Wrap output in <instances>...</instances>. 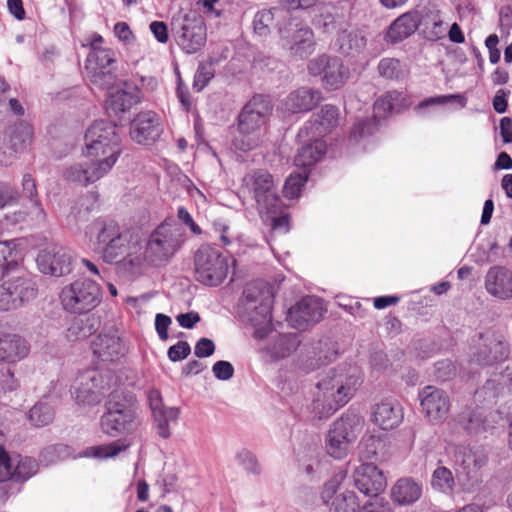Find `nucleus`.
<instances>
[{
	"label": "nucleus",
	"instance_id": "obj_41",
	"mask_svg": "<svg viewBox=\"0 0 512 512\" xmlns=\"http://www.w3.org/2000/svg\"><path fill=\"white\" fill-rule=\"evenodd\" d=\"M456 421L467 433L472 435L485 432L491 427L482 408L475 410L467 408L457 415Z\"/></svg>",
	"mask_w": 512,
	"mask_h": 512
},
{
	"label": "nucleus",
	"instance_id": "obj_29",
	"mask_svg": "<svg viewBox=\"0 0 512 512\" xmlns=\"http://www.w3.org/2000/svg\"><path fill=\"white\" fill-rule=\"evenodd\" d=\"M93 354L102 361L119 360L125 353V346L113 332L100 333L91 342Z\"/></svg>",
	"mask_w": 512,
	"mask_h": 512
},
{
	"label": "nucleus",
	"instance_id": "obj_17",
	"mask_svg": "<svg viewBox=\"0 0 512 512\" xmlns=\"http://www.w3.org/2000/svg\"><path fill=\"white\" fill-rule=\"evenodd\" d=\"M345 474L338 473L325 483L322 499L329 506V512H356L360 507L353 491L342 490Z\"/></svg>",
	"mask_w": 512,
	"mask_h": 512
},
{
	"label": "nucleus",
	"instance_id": "obj_48",
	"mask_svg": "<svg viewBox=\"0 0 512 512\" xmlns=\"http://www.w3.org/2000/svg\"><path fill=\"white\" fill-rule=\"evenodd\" d=\"M447 106V105H456L453 109H462L467 105V98L463 94H446V95H436L432 97L425 98L415 107L418 112H423L426 108L430 106Z\"/></svg>",
	"mask_w": 512,
	"mask_h": 512
},
{
	"label": "nucleus",
	"instance_id": "obj_64",
	"mask_svg": "<svg viewBox=\"0 0 512 512\" xmlns=\"http://www.w3.org/2000/svg\"><path fill=\"white\" fill-rule=\"evenodd\" d=\"M191 352L190 345L186 341H178L176 344L169 347L167 356L172 362H177L185 359Z\"/></svg>",
	"mask_w": 512,
	"mask_h": 512
},
{
	"label": "nucleus",
	"instance_id": "obj_26",
	"mask_svg": "<svg viewBox=\"0 0 512 512\" xmlns=\"http://www.w3.org/2000/svg\"><path fill=\"white\" fill-rule=\"evenodd\" d=\"M484 286L487 293L497 299H512V271L499 265L490 267L485 275Z\"/></svg>",
	"mask_w": 512,
	"mask_h": 512
},
{
	"label": "nucleus",
	"instance_id": "obj_11",
	"mask_svg": "<svg viewBox=\"0 0 512 512\" xmlns=\"http://www.w3.org/2000/svg\"><path fill=\"white\" fill-rule=\"evenodd\" d=\"M364 426L363 418L353 412L343 414L330 428L326 437L327 453L335 459L347 456L349 446L361 433Z\"/></svg>",
	"mask_w": 512,
	"mask_h": 512
},
{
	"label": "nucleus",
	"instance_id": "obj_21",
	"mask_svg": "<svg viewBox=\"0 0 512 512\" xmlns=\"http://www.w3.org/2000/svg\"><path fill=\"white\" fill-rule=\"evenodd\" d=\"M36 262L42 273L51 276L60 277L72 271V253L62 246L54 245L42 250Z\"/></svg>",
	"mask_w": 512,
	"mask_h": 512
},
{
	"label": "nucleus",
	"instance_id": "obj_22",
	"mask_svg": "<svg viewBox=\"0 0 512 512\" xmlns=\"http://www.w3.org/2000/svg\"><path fill=\"white\" fill-rule=\"evenodd\" d=\"M337 351L321 341L303 345L294 360L295 367L303 373H310L336 358Z\"/></svg>",
	"mask_w": 512,
	"mask_h": 512
},
{
	"label": "nucleus",
	"instance_id": "obj_28",
	"mask_svg": "<svg viewBox=\"0 0 512 512\" xmlns=\"http://www.w3.org/2000/svg\"><path fill=\"white\" fill-rule=\"evenodd\" d=\"M30 353V344L18 334L0 332V363L15 364Z\"/></svg>",
	"mask_w": 512,
	"mask_h": 512
},
{
	"label": "nucleus",
	"instance_id": "obj_24",
	"mask_svg": "<svg viewBox=\"0 0 512 512\" xmlns=\"http://www.w3.org/2000/svg\"><path fill=\"white\" fill-rule=\"evenodd\" d=\"M161 133L160 117L153 111L139 113L130 123V137L141 145L155 142Z\"/></svg>",
	"mask_w": 512,
	"mask_h": 512
},
{
	"label": "nucleus",
	"instance_id": "obj_25",
	"mask_svg": "<svg viewBox=\"0 0 512 512\" xmlns=\"http://www.w3.org/2000/svg\"><path fill=\"white\" fill-rule=\"evenodd\" d=\"M354 483L356 488L369 498L381 496L380 493L387 485L383 472L372 463H363L356 469Z\"/></svg>",
	"mask_w": 512,
	"mask_h": 512
},
{
	"label": "nucleus",
	"instance_id": "obj_18",
	"mask_svg": "<svg viewBox=\"0 0 512 512\" xmlns=\"http://www.w3.org/2000/svg\"><path fill=\"white\" fill-rule=\"evenodd\" d=\"M339 121V110L337 107L326 104L319 112L312 115L311 119L300 129L298 136L300 138H308L314 145L316 141H321V137L332 132ZM322 142H324L322 140Z\"/></svg>",
	"mask_w": 512,
	"mask_h": 512
},
{
	"label": "nucleus",
	"instance_id": "obj_33",
	"mask_svg": "<svg viewBox=\"0 0 512 512\" xmlns=\"http://www.w3.org/2000/svg\"><path fill=\"white\" fill-rule=\"evenodd\" d=\"M16 272L17 275L5 282L9 285L12 295L20 306L36 297L37 285L35 278L29 272L21 269Z\"/></svg>",
	"mask_w": 512,
	"mask_h": 512
},
{
	"label": "nucleus",
	"instance_id": "obj_61",
	"mask_svg": "<svg viewBox=\"0 0 512 512\" xmlns=\"http://www.w3.org/2000/svg\"><path fill=\"white\" fill-rule=\"evenodd\" d=\"M68 446L56 444L46 447L42 452V458L47 463H54L67 455Z\"/></svg>",
	"mask_w": 512,
	"mask_h": 512
},
{
	"label": "nucleus",
	"instance_id": "obj_44",
	"mask_svg": "<svg viewBox=\"0 0 512 512\" xmlns=\"http://www.w3.org/2000/svg\"><path fill=\"white\" fill-rule=\"evenodd\" d=\"M84 315V317L75 318L70 324L67 335L70 340L87 338L99 329V317L89 313Z\"/></svg>",
	"mask_w": 512,
	"mask_h": 512
},
{
	"label": "nucleus",
	"instance_id": "obj_34",
	"mask_svg": "<svg viewBox=\"0 0 512 512\" xmlns=\"http://www.w3.org/2000/svg\"><path fill=\"white\" fill-rule=\"evenodd\" d=\"M299 345L300 339L296 333L277 334L271 338L264 351L271 361H278L290 356Z\"/></svg>",
	"mask_w": 512,
	"mask_h": 512
},
{
	"label": "nucleus",
	"instance_id": "obj_63",
	"mask_svg": "<svg viewBox=\"0 0 512 512\" xmlns=\"http://www.w3.org/2000/svg\"><path fill=\"white\" fill-rule=\"evenodd\" d=\"M212 372L216 379L227 381L233 377L234 367L230 362L220 360L214 363L212 366Z\"/></svg>",
	"mask_w": 512,
	"mask_h": 512
},
{
	"label": "nucleus",
	"instance_id": "obj_37",
	"mask_svg": "<svg viewBox=\"0 0 512 512\" xmlns=\"http://www.w3.org/2000/svg\"><path fill=\"white\" fill-rule=\"evenodd\" d=\"M313 24L316 29L320 30L322 33H336L337 35L348 26L343 14H341L336 7L331 5L321 9L320 14L315 17Z\"/></svg>",
	"mask_w": 512,
	"mask_h": 512
},
{
	"label": "nucleus",
	"instance_id": "obj_52",
	"mask_svg": "<svg viewBox=\"0 0 512 512\" xmlns=\"http://www.w3.org/2000/svg\"><path fill=\"white\" fill-rule=\"evenodd\" d=\"M28 419L35 427H44L54 419V411L47 403L35 404L28 413Z\"/></svg>",
	"mask_w": 512,
	"mask_h": 512
},
{
	"label": "nucleus",
	"instance_id": "obj_39",
	"mask_svg": "<svg viewBox=\"0 0 512 512\" xmlns=\"http://www.w3.org/2000/svg\"><path fill=\"white\" fill-rule=\"evenodd\" d=\"M312 75L322 74V83L326 89L336 90L349 78V66H308Z\"/></svg>",
	"mask_w": 512,
	"mask_h": 512
},
{
	"label": "nucleus",
	"instance_id": "obj_58",
	"mask_svg": "<svg viewBox=\"0 0 512 512\" xmlns=\"http://www.w3.org/2000/svg\"><path fill=\"white\" fill-rule=\"evenodd\" d=\"M299 469L308 477L314 478L319 474L320 461L314 452H310L307 457L299 458Z\"/></svg>",
	"mask_w": 512,
	"mask_h": 512
},
{
	"label": "nucleus",
	"instance_id": "obj_49",
	"mask_svg": "<svg viewBox=\"0 0 512 512\" xmlns=\"http://www.w3.org/2000/svg\"><path fill=\"white\" fill-rule=\"evenodd\" d=\"M38 463L31 457L13 455L12 480L16 482L26 481L36 474Z\"/></svg>",
	"mask_w": 512,
	"mask_h": 512
},
{
	"label": "nucleus",
	"instance_id": "obj_55",
	"mask_svg": "<svg viewBox=\"0 0 512 512\" xmlns=\"http://www.w3.org/2000/svg\"><path fill=\"white\" fill-rule=\"evenodd\" d=\"M235 460L247 473L253 475H259L261 473V466L252 451L241 448L236 452Z\"/></svg>",
	"mask_w": 512,
	"mask_h": 512
},
{
	"label": "nucleus",
	"instance_id": "obj_43",
	"mask_svg": "<svg viewBox=\"0 0 512 512\" xmlns=\"http://www.w3.org/2000/svg\"><path fill=\"white\" fill-rule=\"evenodd\" d=\"M138 101L137 91H127L119 86L115 91L109 92L106 100V109L118 114L128 111Z\"/></svg>",
	"mask_w": 512,
	"mask_h": 512
},
{
	"label": "nucleus",
	"instance_id": "obj_6",
	"mask_svg": "<svg viewBox=\"0 0 512 512\" xmlns=\"http://www.w3.org/2000/svg\"><path fill=\"white\" fill-rule=\"evenodd\" d=\"M241 192L252 197L261 215L275 214L282 206L274 177L264 169L246 173L242 179Z\"/></svg>",
	"mask_w": 512,
	"mask_h": 512
},
{
	"label": "nucleus",
	"instance_id": "obj_8",
	"mask_svg": "<svg viewBox=\"0 0 512 512\" xmlns=\"http://www.w3.org/2000/svg\"><path fill=\"white\" fill-rule=\"evenodd\" d=\"M63 309L70 314H87L102 301L100 285L88 278H81L64 286L59 295Z\"/></svg>",
	"mask_w": 512,
	"mask_h": 512
},
{
	"label": "nucleus",
	"instance_id": "obj_53",
	"mask_svg": "<svg viewBox=\"0 0 512 512\" xmlns=\"http://www.w3.org/2000/svg\"><path fill=\"white\" fill-rule=\"evenodd\" d=\"M157 426V433L160 437L166 439L171 435L170 422H174L179 417L178 408H169L165 411H157L153 414Z\"/></svg>",
	"mask_w": 512,
	"mask_h": 512
},
{
	"label": "nucleus",
	"instance_id": "obj_27",
	"mask_svg": "<svg viewBox=\"0 0 512 512\" xmlns=\"http://www.w3.org/2000/svg\"><path fill=\"white\" fill-rule=\"evenodd\" d=\"M371 421L382 430H392L403 421V410L395 400L384 399L372 407Z\"/></svg>",
	"mask_w": 512,
	"mask_h": 512
},
{
	"label": "nucleus",
	"instance_id": "obj_10",
	"mask_svg": "<svg viewBox=\"0 0 512 512\" xmlns=\"http://www.w3.org/2000/svg\"><path fill=\"white\" fill-rule=\"evenodd\" d=\"M195 277L206 286H218L227 277L230 259L210 245L199 247L194 256Z\"/></svg>",
	"mask_w": 512,
	"mask_h": 512
},
{
	"label": "nucleus",
	"instance_id": "obj_4",
	"mask_svg": "<svg viewBox=\"0 0 512 512\" xmlns=\"http://www.w3.org/2000/svg\"><path fill=\"white\" fill-rule=\"evenodd\" d=\"M273 293L263 281H253L244 287L241 305L243 316L254 328V337L264 339L272 332Z\"/></svg>",
	"mask_w": 512,
	"mask_h": 512
},
{
	"label": "nucleus",
	"instance_id": "obj_56",
	"mask_svg": "<svg viewBox=\"0 0 512 512\" xmlns=\"http://www.w3.org/2000/svg\"><path fill=\"white\" fill-rule=\"evenodd\" d=\"M383 439L382 435L377 433H372L369 435H365L361 441V446L363 447V454L366 459L374 458L378 451L383 448Z\"/></svg>",
	"mask_w": 512,
	"mask_h": 512
},
{
	"label": "nucleus",
	"instance_id": "obj_12",
	"mask_svg": "<svg viewBox=\"0 0 512 512\" xmlns=\"http://www.w3.org/2000/svg\"><path fill=\"white\" fill-rule=\"evenodd\" d=\"M183 233L171 225L161 224L150 235L144 252L143 261L153 265L166 263L180 249Z\"/></svg>",
	"mask_w": 512,
	"mask_h": 512
},
{
	"label": "nucleus",
	"instance_id": "obj_9",
	"mask_svg": "<svg viewBox=\"0 0 512 512\" xmlns=\"http://www.w3.org/2000/svg\"><path fill=\"white\" fill-rule=\"evenodd\" d=\"M327 151L325 142L316 141L314 145H304L294 159L296 171L286 179L283 194L287 199H295L301 195L302 188L308 181L312 167L319 162Z\"/></svg>",
	"mask_w": 512,
	"mask_h": 512
},
{
	"label": "nucleus",
	"instance_id": "obj_2",
	"mask_svg": "<svg viewBox=\"0 0 512 512\" xmlns=\"http://www.w3.org/2000/svg\"><path fill=\"white\" fill-rule=\"evenodd\" d=\"M359 385V377L351 368H332L321 375L315 385L311 413L322 420L346 405Z\"/></svg>",
	"mask_w": 512,
	"mask_h": 512
},
{
	"label": "nucleus",
	"instance_id": "obj_57",
	"mask_svg": "<svg viewBox=\"0 0 512 512\" xmlns=\"http://www.w3.org/2000/svg\"><path fill=\"white\" fill-rule=\"evenodd\" d=\"M358 512H393L391 503L383 496L370 497Z\"/></svg>",
	"mask_w": 512,
	"mask_h": 512
},
{
	"label": "nucleus",
	"instance_id": "obj_46",
	"mask_svg": "<svg viewBox=\"0 0 512 512\" xmlns=\"http://www.w3.org/2000/svg\"><path fill=\"white\" fill-rule=\"evenodd\" d=\"M129 446L130 443L125 439H118L110 443L87 447L81 453V456L99 459L113 458L122 451H125Z\"/></svg>",
	"mask_w": 512,
	"mask_h": 512
},
{
	"label": "nucleus",
	"instance_id": "obj_19",
	"mask_svg": "<svg viewBox=\"0 0 512 512\" xmlns=\"http://www.w3.org/2000/svg\"><path fill=\"white\" fill-rule=\"evenodd\" d=\"M379 131L380 123L375 117L356 120L348 136L349 152L358 154L371 150L376 144V135Z\"/></svg>",
	"mask_w": 512,
	"mask_h": 512
},
{
	"label": "nucleus",
	"instance_id": "obj_1",
	"mask_svg": "<svg viewBox=\"0 0 512 512\" xmlns=\"http://www.w3.org/2000/svg\"><path fill=\"white\" fill-rule=\"evenodd\" d=\"M86 160L74 163L63 171L69 182L88 185L104 177L122 154V139L117 126L107 120H96L84 136Z\"/></svg>",
	"mask_w": 512,
	"mask_h": 512
},
{
	"label": "nucleus",
	"instance_id": "obj_30",
	"mask_svg": "<svg viewBox=\"0 0 512 512\" xmlns=\"http://www.w3.org/2000/svg\"><path fill=\"white\" fill-rule=\"evenodd\" d=\"M122 233L120 226L113 220L97 219L86 229V235L94 243V250L99 253L113 239Z\"/></svg>",
	"mask_w": 512,
	"mask_h": 512
},
{
	"label": "nucleus",
	"instance_id": "obj_59",
	"mask_svg": "<svg viewBox=\"0 0 512 512\" xmlns=\"http://www.w3.org/2000/svg\"><path fill=\"white\" fill-rule=\"evenodd\" d=\"M215 71L213 66H198L194 74L193 88L197 92L202 91L214 77Z\"/></svg>",
	"mask_w": 512,
	"mask_h": 512
},
{
	"label": "nucleus",
	"instance_id": "obj_62",
	"mask_svg": "<svg viewBox=\"0 0 512 512\" xmlns=\"http://www.w3.org/2000/svg\"><path fill=\"white\" fill-rule=\"evenodd\" d=\"M501 390V385L496 379H488L484 386L476 392V396H484V399H487L489 402H493Z\"/></svg>",
	"mask_w": 512,
	"mask_h": 512
},
{
	"label": "nucleus",
	"instance_id": "obj_42",
	"mask_svg": "<svg viewBox=\"0 0 512 512\" xmlns=\"http://www.w3.org/2000/svg\"><path fill=\"white\" fill-rule=\"evenodd\" d=\"M391 495L398 504L410 505L421 497L422 487L411 478H401L393 486Z\"/></svg>",
	"mask_w": 512,
	"mask_h": 512
},
{
	"label": "nucleus",
	"instance_id": "obj_36",
	"mask_svg": "<svg viewBox=\"0 0 512 512\" xmlns=\"http://www.w3.org/2000/svg\"><path fill=\"white\" fill-rule=\"evenodd\" d=\"M23 258L24 252L20 239L0 241V268L3 276L19 270L18 267Z\"/></svg>",
	"mask_w": 512,
	"mask_h": 512
},
{
	"label": "nucleus",
	"instance_id": "obj_51",
	"mask_svg": "<svg viewBox=\"0 0 512 512\" xmlns=\"http://www.w3.org/2000/svg\"><path fill=\"white\" fill-rule=\"evenodd\" d=\"M431 486L434 490L450 494L455 486V477L450 469L438 466L432 473Z\"/></svg>",
	"mask_w": 512,
	"mask_h": 512
},
{
	"label": "nucleus",
	"instance_id": "obj_45",
	"mask_svg": "<svg viewBox=\"0 0 512 512\" xmlns=\"http://www.w3.org/2000/svg\"><path fill=\"white\" fill-rule=\"evenodd\" d=\"M404 97L398 91H389L379 97L373 105V116L379 122L380 119L385 118L389 113L398 111L403 106Z\"/></svg>",
	"mask_w": 512,
	"mask_h": 512
},
{
	"label": "nucleus",
	"instance_id": "obj_47",
	"mask_svg": "<svg viewBox=\"0 0 512 512\" xmlns=\"http://www.w3.org/2000/svg\"><path fill=\"white\" fill-rule=\"evenodd\" d=\"M33 127L26 121H19L13 125L9 135L12 149L21 152L26 149L33 139Z\"/></svg>",
	"mask_w": 512,
	"mask_h": 512
},
{
	"label": "nucleus",
	"instance_id": "obj_60",
	"mask_svg": "<svg viewBox=\"0 0 512 512\" xmlns=\"http://www.w3.org/2000/svg\"><path fill=\"white\" fill-rule=\"evenodd\" d=\"M113 64L115 59L113 58V52L110 49H90L86 64Z\"/></svg>",
	"mask_w": 512,
	"mask_h": 512
},
{
	"label": "nucleus",
	"instance_id": "obj_23",
	"mask_svg": "<svg viewBox=\"0 0 512 512\" xmlns=\"http://www.w3.org/2000/svg\"><path fill=\"white\" fill-rule=\"evenodd\" d=\"M174 29L177 43L188 54L197 52L206 41L205 26L200 17L191 19L185 15L179 28Z\"/></svg>",
	"mask_w": 512,
	"mask_h": 512
},
{
	"label": "nucleus",
	"instance_id": "obj_20",
	"mask_svg": "<svg viewBox=\"0 0 512 512\" xmlns=\"http://www.w3.org/2000/svg\"><path fill=\"white\" fill-rule=\"evenodd\" d=\"M325 312L326 309L320 298L306 296L289 309L287 318L294 328L303 330L319 322Z\"/></svg>",
	"mask_w": 512,
	"mask_h": 512
},
{
	"label": "nucleus",
	"instance_id": "obj_38",
	"mask_svg": "<svg viewBox=\"0 0 512 512\" xmlns=\"http://www.w3.org/2000/svg\"><path fill=\"white\" fill-rule=\"evenodd\" d=\"M115 68L114 66H85L91 84L106 90L117 88L121 84L127 86L126 81L116 76Z\"/></svg>",
	"mask_w": 512,
	"mask_h": 512
},
{
	"label": "nucleus",
	"instance_id": "obj_54",
	"mask_svg": "<svg viewBox=\"0 0 512 512\" xmlns=\"http://www.w3.org/2000/svg\"><path fill=\"white\" fill-rule=\"evenodd\" d=\"M284 11L278 8L262 10L255 14L253 27L256 34L266 36L270 33V25L272 24L276 14H283Z\"/></svg>",
	"mask_w": 512,
	"mask_h": 512
},
{
	"label": "nucleus",
	"instance_id": "obj_15",
	"mask_svg": "<svg viewBox=\"0 0 512 512\" xmlns=\"http://www.w3.org/2000/svg\"><path fill=\"white\" fill-rule=\"evenodd\" d=\"M109 380V373L103 375L96 369H87L75 379L71 395L78 404H98L105 391L110 388Z\"/></svg>",
	"mask_w": 512,
	"mask_h": 512
},
{
	"label": "nucleus",
	"instance_id": "obj_7",
	"mask_svg": "<svg viewBox=\"0 0 512 512\" xmlns=\"http://www.w3.org/2000/svg\"><path fill=\"white\" fill-rule=\"evenodd\" d=\"M488 456L481 446H458L455 450L456 480L464 493H474L482 483L481 469Z\"/></svg>",
	"mask_w": 512,
	"mask_h": 512
},
{
	"label": "nucleus",
	"instance_id": "obj_16",
	"mask_svg": "<svg viewBox=\"0 0 512 512\" xmlns=\"http://www.w3.org/2000/svg\"><path fill=\"white\" fill-rule=\"evenodd\" d=\"M418 399L421 411L430 423L441 424L447 419L451 402L446 391L427 385L419 390Z\"/></svg>",
	"mask_w": 512,
	"mask_h": 512
},
{
	"label": "nucleus",
	"instance_id": "obj_50",
	"mask_svg": "<svg viewBox=\"0 0 512 512\" xmlns=\"http://www.w3.org/2000/svg\"><path fill=\"white\" fill-rule=\"evenodd\" d=\"M97 200L98 195L94 192H89L86 195L80 197L71 207L69 217H71L75 223L86 221L89 214L95 209Z\"/></svg>",
	"mask_w": 512,
	"mask_h": 512
},
{
	"label": "nucleus",
	"instance_id": "obj_40",
	"mask_svg": "<svg viewBox=\"0 0 512 512\" xmlns=\"http://www.w3.org/2000/svg\"><path fill=\"white\" fill-rule=\"evenodd\" d=\"M366 45V39L357 30H348L346 26L338 35L334 48L341 55L354 56L359 53Z\"/></svg>",
	"mask_w": 512,
	"mask_h": 512
},
{
	"label": "nucleus",
	"instance_id": "obj_14",
	"mask_svg": "<svg viewBox=\"0 0 512 512\" xmlns=\"http://www.w3.org/2000/svg\"><path fill=\"white\" fill-rule=\"evenodd\" d=\"M99 254L102 255L106 263L118 264L129 274L138 273L143 264L140 246L136 242L131 243L128 240V235L123 232L105 246Z\"/></svg>",
	"mask_w": 512,
	"mask_h": 512
},
{
	"label": "nucleus",
	"instance_id": "obj_5",
	"mask_svg": "<svg viewBox=\"0 0 512 512\" xmlns=\"http://www.w3.org/2000/svg\"><path fill=\"white\" fill-rule=\"evenodd\" d=\"M135 397L129 391L113 390L105 403V412L100 418V427L110 437L133 433L138 420L134 408Z\"/></svg>",
	"mask_w": 512,
	"mask_h": 512
},
{
	"label": "nucleus",
	"instance_id": "obj_3",
	"mask_svg": "<svg viewBox=\"0 0 512 512\" xmlns=\"http://www.w3.org/2000/svg\"><path fill=\"white\" fill-rule=\"evenodd\" d=\"M271 111V101L263 95L253 96L244 105L237 118V135L233 139L237 150L248 152L261 145Z\"/></svg>",
	"mask_w": 512,
	"mask_h": 512
},
{
	"label": "nucleus",
	"instance_id": "obj_13",
	"mask_svg": "<svg viewBox=\"0 0 512 512\" xmlns=\"http://www.w3.org/2000/svg\"><path fill=\"white\" fill-rule=\"evenodd\" d=\"M283 19V24H277L283 48L287 49L291 55L304 59L314 51L315 41L312 29L292 17L287 18L285 15Z\"/></svg>",
	"mask_w": 512,
	"mask_h": 512
},
{
	"label": "nucleus",
	"instance_id": "obj_35",
	"mask_svg": "<svg viewBox=\"0 0 512 512\" xmlns=\"http://www.w3.org/2000/svg\"><path fill=\"white\" fill-rule=\"evenodd\" d=\"M420 17L417 12H408L399 16L388 28L386 38L391 43L400 42L411 36L419 27Z\"/></svg>",
	"mask_w": 512,
	"mask_h": 512
},
{
	"label": "nucleus",
	"instance_id": "obj_32",
	"mask_svg": "<svg viewBox=\"0 0 512 512\" xmlns=\"http://www.w3.org/2000/svg\"><path fill=\"white\" fill-rule=\"evenodd\" d=\"M481 339H485V345L479 348L477 352V360L484 365H492L505 361L510 354V349L505 341H502L493 335H479Z\"/></svg>",
	"mask_w": 512,
	"mask_h": 512
},
{
	"label": "nucleus",
	"instance_id": "obj_31",
	"mask_svg": "<svg viewBox=\"0 0 512 512\" xmlns=\"http://www.w3.org/2000/svg\"><path fill=\"white\" fill-rule=\"evenodd\" d=\"M322 100V93L312 88H300L291 92L283 102L286 111L291 113L307 112Z\"/></svg>",
	"mask_w": 512,
	"mask_h": 512
}]
</instances>
